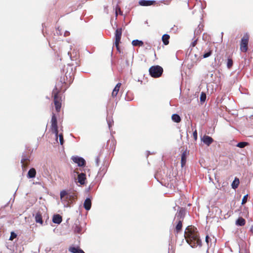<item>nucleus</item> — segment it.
I'll list each match as a JSON object with an SVG mask.
<instances>
[{
    "instance_id": "nucleus-7",
    "label": "nucleus",
    "mask_w": 253,
    "mask_h": 253,
    "mask_svg": "<svg viewBox=\"0 0 253 253\" xmlns=\"http://www.w3.org/2000/svg\"><path fill=\"white\" fill-rule=\"evenodd\" d=\"M73 161L78 164L79 167H84L86 164L85 160L79 156H73L71 158Z\"/></svg>"
},
{
    "instance_id": "nucleus-13",
    "label": "nucleus",
    "mask_w": 253,
    "mask_h": 253,
    "mask_svg": "<svg viewBox=\"0 0 253 253\" xmlns=\"http://www.w3.org/2000/svg\"><path fill=\"white\" fill-rule=\"evenodd\" d=\"M185 211L184 209L181 208L179 211L176 212L175 217H176L178 220L181 219L183 220L185 215Z\"/></svg>"
},
{
    "instance_id": "nucleus-16",
    "label": "nucleus",
    "mask_w": 253,
    "mask_h": 253,
    "mask_svg": "<svg viewBox=\"0 0 253 253\" xmlns=\"http://www.w3.org/2000/svg\"><path fill=\"white\" fill-rule=\"evenodd\" d=\"M62 221V216L58 214H54L52 217V222L54 223L59 224Z\"/></svg>"
},
{
    "instance_id": "nucleus-27",
    "label": "nucleus",
    "mask_w": 253,
    "mask_h": 253,
    "mask_svg": "<svg viewBox=\"0 0 253 253\" xmlns=\"http://www.w3.org/2000/svg\"><path fill=\"white\" fill-rule=\"evenodd\" d=\"M68 194V193L65 190H63L61 191L60 193V196L61 200H62L63 201H65L66 199H65V197L67 196Z\"/></svg>"
},
{
    "instance_id": "nucleus-37",
    "label": "nucleus",
    "mask_w": 253,
    "mask_h": 253,
    "mask_svg": "<svg viewBox=\"0 0 253 253\" xmlns=\"http://www.w3.org/2000/svg\"><path fill=\"white\" fill-rule=\"evenodd\" d=\"M248 197V194L245 195L243 197L242 200V205H244L246 203V202H247Z\"/></svg>"
},
{
    "instance_id": "nucleus-20",
    "label": "nucleus",
    "mask_w": 253,
    "mask_h": 253,
    "mask_svg": "<svg viewBox=\"0 0 253 253\" xmlns=\"http://www.w3.org/2000/svg\"><path fill=\"white\" fill-rule=\"evenodd\" d=\"M36 175V170L34 168H31L27 173V177L28 178H35Z\"/></svg>"
},
{
    "instance_id": "nucleus-55",
    "label": "nucleus",
    "mask_w": 253,
    "mask_h": 253,
    "mask_svg": "<svg viewBox=\"0 0 253 253\" xmlns=\"http://www.w3.org/2000/svg\"><path fill=\"white\" fill-rule=\"evenodd\" d=\"M37 253V252H35V253Z\"/></svg>"
},
{
    "instance_id": "nucleus-46",
    "label": "nucleus",
    "mask_w": 253,
    "mask_h": 253,
    "mask_svg": "<svg viewBox=\"0 0 253 253\" xmlns=\"http://www.w3.org/2000/svg\"><path fill=\"white\" fill-rule=\"evenodd\" d=\"M126 66H129V62H128V61L127 59H126Z\"/></svg>"
},
{
    "instance_id": "nucleus-15",
    "label": "nucleus",
    "mask_w": 253,
    "mask_h": 253,
    "mask_svg": "<svg viewBox=\"0 0 253 253\" xmlns=\"http://www.w3.org/2000/svg\"><path fill=\"white\" fill-rule=\"evenodd\" d=\"M35 221L37 223H39L41 224H42L43 220L42 218V215L41 212L39 211H38L35 215Z\"/></svg>"
},
{
    "instance_id": "nucleus-23",
    "label": "nucleus",
    "mask_w": 253,
    "mask_h": 253,
    "mask_svg": "<svg viewBox=\"0 0 253 253\" xmlns=\"http://www.w3.org/2000/svg\"><path fill=\"white\" fill-rule=\"evenodd\" d=\"M132 44L134 46H142L144 44V42L142 41L139 40H134L132 41L131 42Z\"/></svg>"
},
{
    "instance_id": "nucleus-31",
    "label": "nucleus",
    "mask_w": 253,
    "mask_h": 253,
    "mask_svg": "<svg viewBox=\"0 0 253 253\" xmlns=\"http://www.w3.org/2000/svg\"><path fill=\"white\" fill-rule=\"evenodd\" d=\"M248 144H249V143L248 142H239L237 144L236 146L238 147H239V148H243L245 147L246 146H247Z\"/></svg>"
},
{
    "instance_id": "nucleus-12",
    "label": "nucleus",
    "mask_w": 253,
    "mask_h": 253,
    "mask_svg": "<svg viewBox=\"0 0 253 253\" xmlns=\"http://www.w3.org/2000/svg\"><path fill=\"white\" fill-rule=\"evenodd\" d=\"M86 179V175L84 173H81L78 174V182L81 185H84L85 183V180Z\"/></svg>"
},
{
    "instance_id": "nucleus-36",
    "label": "nucleus",
    "mask_w": 253,
    "mask_h": 253,
    "mask_svg": "<svg viewBox=\"0 0 253 253\" xmlns=\"http://www.w3.org/2000/svg\"><path fill=\"white\" fill-rule=\"evenodd\" d=\"M17 237V234L14 232H11L10 233V236L9 237V240L12 241L14 239L16 238Z\"/></svg>"
},
{
    "instance_id": "nucleus-6",
    "label": "nucleus",
    "mask_w": 253,
    "mask_h": 253,
    "mask_svg": "<svg viewBox=\"0 0 253 253\" xmlns=\"http://www.w3.org/2000/svg\"><path fill=\"white\" fill-rule=\"evenodd\" d=\"M30 156L27 154V152H24L22 155V159L21 160V163L22 164V167L23 170H25L26 167L29 165L30 162Z\"/></svg>"
},
{
    "instance_id": "nucleus-41",
    "label": "nucleus",
    "mask_w": 253,
    "mask_h": 253,
    "mask_svg": "<svg viewBox=\"0 0 253 253\" xmlns=\"http://www.w3.org/2000/svg\"><path fill=\"white\" fill-rule=\"evenodd\" d=\"M100 160L99 156H97L95 158V164L97 167L99 166V163Z\"/></svg>"
},
{
    "instance_id": "nucleus-52",
    "label": "nucleus",
    "mask_w": 253,
    "mask_h": 253,
    "mask_svg": "<svg viewBox=\"0 0 253 253\" xmlns=\"http://www.w3.org/2000/svg\"><path fill=\"white\" fill-rule=\"evenodd\" d=\"M116 16H117V15H118L117 10V9H116Z\"/></svg>"
},
{
    "instance_id": "nucleus-50",
    "label": "nucleus",
    "mask_w": 253,
    "mask_h": 253,
    "mask_svg": "<svg viewBox=\"0 0 253 253\" xmlns=\"http://www.w3.org/2000/svg\"><path fill=\"white\" fill-rule=\"evenodd\" d=\"M67 73H68L67 72L65 73V76H66V78H67V77H68Z\"/></svg>"
},
{
    "instance_id": "nucleus-45",
    "label": "nucleus",
    "mask_w": 253,
    "mask_h": 253,
    "mask_svg": "<svg viewBox=\"0 0 253 253\" xmlns=\"http://www.w3.org/2000/svg\"><path fill=\"white\" fill-rule=\"evenodd\" d=\"M57 34L62 35L61 30H60L59 27L57 29Z\"/></svg>"
},
{
    "instance_id": "nucleus-21",
    "label": "nucleus",
    "mask_w": 253,
    "mask_h": 253,
    "mask_svg": "<svg viewBox=\"0 0 253 253\" xmlns=\"http://www.w3.org/2000/svg\"><path fill=\"white\" fill-rule=\"evenodd\" d=\"M121 85V83H118L116 85V86L114 87V88L112 91V96L113 97H116L117 96V95L119 91Z\"/></svg>"
},
{
    "instance_id": "nucleus-24",
    "label": "nucleus",
    "mask_w": 253,
    "mask_h": 253,
    "mask_svg": "<svg viewBox=\"0 0 253 253\" xmlns=\"http://www.w3.org/2000/svg\"><path fill=\"white\" fill-rule=\"evenodd\" d=\"M203 26L202 25H199L198 27L195 29L194 31V37H196L198 35H200L203 31Z\"/></svg>"
},
{
    "instance_id": "nucleus-49",
    "label": "nucleus",
    "mask_w": 253,
    "mask_h": 253,
    "mask_svg": "<svg viewBox=\"0 0 253 253\" xmlns=\"http://www.w3.org/2000/svg\"><path fill=\"white\" fill-rule=\"evenodd\" d=\"M151 48V46L150 45H148L147 47H146V48Z\"/></svg>"
},
{
    "instance_id": "nucleus-5",
    "label": "nucleus",
    "mask_w": 253,
    "mask_h": 253,
    "mask_svg": "<svg viewBox=\"0 0 253 253\" xmlns=\"http://www.w3.org/2000/svg\"><path fill=\"white\" fill-rule=\"evenodd\" d=\"M249 42V36L246 34L241 39L240 43V50L243 52H246L248 50Z\"/></svg>"
},
{
    "instance_id": "nucleus-8",
    "label": "nucleus",
    "mask_w": 253,
    "mask_h": 253,
    "mask_svg": "<svg viewBox=\"0 0 253 253\" xmlns=\"http://www.w3.org/2000/svg\"><path fill=\"white\" fill-rule=\"evenodd\" d=\"M122 34V28H120L116 29L115 31V44H119L121 42Z\"/></svg>"
},
{
    "instance_id": "nucleus-17",
    "label": "nucleus",
    "mask_w": 253,
    "mask_h": 253,
    "mask_svg": "<svg viewBox=\"0 0 253 253\" xmlns=\"http://www.w3.org/2000/svg\"><path fill=\"white\" fill-rule=\"evenodd\" d=\"M188 152L186 150L184 151L181 155V167H183L186 163V156Z\"/></svg>"
},
{
    "instance_id": "nucleus-25",
    "label": "nucleus",
    "mask_w": 253,
    "mask_h": 253,
    "mask_svg": "<svg viewBox=\"0 0 253 253\" xmlns=\"http://www.w3.org/2000/svg\"><path fill=\"white\" fill-rule=\"evenodd\" d=\"M169 36L168 34H164L162 38L163 43L165 45H168L169 43Z\"/></svg>"
},
{
    "instance_id": "nucleus-54",
    "label": "nucleus",
    "mask_w": 253,
    "mask_h": 253,
    "mask_svg": "<svg viewBox=\"0 0 253 253\" xmlns=\"http://www.w3.org/2000/svg\"><path fill=\"white\" fill-rule=\"evenodd\" d=\"M197 60H198V59H196V61H195V62H197ZM193 62H194V61Z\"/></svg>"
},
{
    "instance_id": "nucleus-34",
    "label": "nucleus",
    "mask_w": 253,
    "mask_h": 253,
    "mask_svg": "<svg viewBox=\"0 0 253 253\" xmlns=\"http://www.w3.org/2000/svg\"><path fill=\"white\" fill-rule=\"evenodd\" d=\"M207 96L205 93L202 92L200 95V101L201 103H204L206 100Z\"/></svg>"
},
{
    "instance_id": "nucleus-30",
    "label": "nucleus",
    "mask_w": 253,
    "mask_h": 253,
    "mask_svg": "<svg viewBox=\"0 0 253 253\" xmlns=\"http://www.w3.org/2000/svg\"><path fill=\"white\" fill-rule=\"evenodd\" d=\"M74 232L77 233L81 234L82 233V228L79 225L75 224Z\"/></svg>"
},
{
    "instance_id": "nucleus-19",
    "label": "nucleus",
    "mask_w": 253,
    "mask_h": 253,
    "mask_svg": "<svg viewBox=\"0 0 253 253\" xmlns=\"http://www.w3.org/2000/svg\"><path fill=\"white\" fill-rule=\"evenodd\" d=\"M77 197L76 194L75 193L68 194L67 196L65 197L66 201H70L71 202H73L75 200L76 197Z\"/></svg>"
},
{
    "instance_id": "nucleus-53",
    "label": "nucleus",
    "mask_w": 253,
    "mask_h": 253,
    "mask_svg": "<svg viewBox=\"0 0 253 253\" xmlns=\"http://www.w3.org/2000/svg\"><path fill=\"white\" fill-rule=\"evenodd\" d=\"M118 9H119V11H120V12H121V11L120 8H118Z\"/></svg>"
},
{
    "instance_id": "nucleus-10",
    "label": "nucleus",
    "mask_w": 253,
    "mask_h": 253,
    "mask_svg": "<svg viewBox=\"0 0 253 253\" xmlns=\"http://www.w3.org/2000/svg\"><path fill=\"white\" fill-rule=\"evenodd\" d=\"M155 0H140L139 1V4L141 6H147L153 5L155 3Z\"/></svg>"
},
{
    "instance_id": "nucleus-26",
    "label": "nucleus",
    "mask_w": 253,
    "mask_h": 253,
    "mask_svg": "<svg viewBox=\"0 0 253 253\" xmlns=\"http://www.w3.org/2000/svg\"><path fill=\"white\" fill-rule=\"evenodd\" d=\"M239 183L240 181L239 178L235 177L231 184L232 188L234 189H236L238 187Z\"/></svg>"
},
{
    "instance_id": "nucleus-35",
    "label": "nucleus",
    "mask_w": 253,
    "mask_h": 253,
    "mask_svg": "<svg viewBox=\"0 0 253 253\" xmlns=\"http://www.w3.org/2000/svg\"><path fill=\"white\" fill-rule=\"evenodd\" d=\"M233 66V60L231 58H228L227 61V67L230 69Z\"/></svg>"
},
{
    "instance_id": "nucleus-3",
    "label": "nucleus",
    "mask_w": 253,
    "mask_h": 253,
    "mask_svg": "<svg viewBox=\"0 0 253 253\" xmlns=\"http://www.w3.org/2000/svg\"><path fill=\"white\" fill-rule=\"evenodd\" d=\"M150 75L155 78L161 77L163 73V69L159 65L152 66L149 70Z\"/></svg>"
},
{
    "instance_id": "nucleus-40",
    "label": "nucleus",
    "mask_w": 253,
    "mask_h": 253,
    "mask_svg": "<svg viewBox=\"0 0 253 253\" xmlns=\"http://www.w3.org/2000/svg\"><path fill=\"white\" fill-rule=\"evenodd\" d=\"M193 137H194V139L196 140L197 139V138H198V134H197V130H195L193 133Z\"/></svg>"
},
{
    "instance_id": "nucleus-28",
    "label": "nucleus",
    "mask_w": 253,
    "mask_h": 253,
    "mask_svg": "<svg viewBox=\"0 0 253 253\" xmlns=\"http://www.w3.org/2000/svg\"><path fill=\"white\" fill-rule=\"evenodd\" d=\"M182 220L181 219L178 220V222L175 227V230H176V232L177 233H179L181 231V230L182 229Z\"/></svg>"
},
{
    "instance_id": "nucleus-4",
    "label": "nucleus",
    "mask_w": 253,
    "mask_h": 253,
    "mask_svg": "<svg viewBox=\"0 0 253 253\" xmlns=\"http://www.w3.org/2000/svg\"><path fill=\"white\" fill-rule=\"evenodd\" d=\"M52 93L54 94V103L56 110L57 111H59L61 107V103L59 101L60 99L56 87L53 89Z\"/></svg>"
},
{
    "instance_id": "nucleus-32",
    "label": "nucleus",
    "mask_w": 253,
    "mask_h": 253,
    "mask_svg": "<svg viewBox=\"0 0 253 253\" xmlns=\"http://www.w3.org/2000/svg\"><path fill=\"white\" fill-rule=\"evenodd\" d=\"M107 122L109 129H111V127L113 124L114 121L112 118H107Z\"/></svg>"
},
{
    "instance_id": "nucleus-51",
    "label": "nucleus",
    "mask_w": 253,
    "mask_h": 253,
    "mask_svg": "<svg viewBox=\"0 0 253 253\" xmlns=\"http://www.w3.org/2000/svg\"><path fill=\"white\" fill-rule=\"evenodd\" d=\"M92 186H91V184H90L88 188H90V189H92Z\"/></svg>"
},
{
    "instance_id": "nucleus-44",
    "label": "nucleus",
    "mask_w": 253,
    "mask_h": 253,
    "mask_svg": "<svg viewBox=\"0 0 253 253\" xmlns=\"http://www.w3.org/2000/svg\"><path fill=\"white\" fill-rule=\"evenodd\" d=\"M70 35V32L68 31H66L64 32V37H67Z\"/></svg>"
},
{
    "instance_id": "nucleus-39",
    "label": "nucleus",
    "mask_w": 253,
    "mask_h": 253,
    "mask_svg": "<svg viewBox=\"0 0 253 253\" xmlns=\"http://www.w3.org/2000/svg\"><path fill=\"white\" fill-rule=\"evenodd\" d=\"M197 41H198V38L195 39L191 43V45H190V46L189 48L191 47H194L196 44H197ZM190 48L188 49V50H189Z\"/></svg>"
},
{
    "instance_id": "nucleus-9",
    "label": "nucleus",
    "mask_w": 253,
    "mask_h": 253,
    "mask_svg": "<svg viewBox=\"0 0 253 253\" xmlns=\"http://www.w3.org/2000/svg\"><path fill=\"white\" fill-rule=\"evenodd\" d=\"M202 141L207 146H210L213 142V138L207 135H204L202 137H201Z\"/></svg>"
},
{
    "instance_id": "nucleus-42",
    "label": "nucleus",
    "mask_w": 253,
    "mask_h": 253,
    "mask_svg": "<svg viewBox=\"0 0 253 253\" xmlns=\"http://www.w3.org/2000/svg\"><path fill=\"white\" fill-rule=\"evenodd\" d=\"M192 48L191 49L190 52H189V56H190L191 57H192V56L193 55H194V56L195 57V58H197V55L196 54H193V53H192Z\"/></svg>"
},
{
    "instance_id": "nucleus-18",
    "label": "nucleus",
    "mask_w": 253,
    "mask_h": 253,
    "mask_svg": "<svg viewBox=\"0 0 253 253\" xmlns=\"http://www.w3.org/2000/svg\"><path fill=\"white\" fill-rule=\"evenodd\" d=\"M69 251L72 253H85L83 250L78 247H71Z\"/></svg>"
},
{
    "instance_id": "nucleus-11",
    "label": "nucleus",
    "mask_w": 253,
    "mask_h": 253,
    "mask_svg": "<svg viewBox=\"0 0 253 253\" xmlns=\"http://www.w3.org/2000/svg\"><path fill=\"white\" fill-rule=\"evenodd\" d=\"M91 199L90 198H87L84 201V208L86 211H89L90 210L91 207Z\"/></svg>"
},
{
    "instance_id": "nucleus-14",
    "label": "nucleus",
    "mask_w": 253,
    "mask_h": 253,
    "mask_svg": "<svg viewBox=\"0 0 253 253\" xmlns=\"http://www.w3.org/2000/svg\"><path fill=\"white\" fill-rule=\"evenodd\" d=\"M107 170V166H102L99 169V171L97 173V177H102L105 174Z\"/></svg>"
},
{
    "instance_id": "nucleus-48",
    "label": "nucleus",
    "mask_w": 253,
    "mask_h": 253,
    "mask_svg": "<svg viewBox=\"0 0 253 253\" xmlns=\"http://www.w3.org/2000/svg\"><path fill=\"white\" fill-rule=\"evenodd\" d=\"M90 188H88L87 189H86V191L87 192H89L90 190Z\"/></svg>"
},
{
    "instance_id": "nucleus-38",
    "label": "nucleus",
    "mask_w": 253,
    "mask_h": 253,
    "mask_svg": "<svg viewBox=\"0 0 253 253\" xmlns=\"http://www.w3.org/2000/svg\"><path fill=\"white\" fill-rule=\"evenodd\" d=\"M211 240V239L210 238V237L208 235H207L206 237L205 241L207 244L208 249L209 248V246H210L209 243Z\"/></svg>"
},
{
    "instance_id": "nucleus-47",
    "label": "nucleus",
    "mask_w": 253,
    "mask_h": 253,
    "mask_svg": "<svg viewBox=\"0 0 253 253\" xmlns=\"http://www.w3.org/2000/svg\"><path fill=\"white\" fill-rule=\"evenodd\" d=\"M250 231L253 234V226H252L251 227Z\"/></svg>"
},
{
    "instance_id": "nucleus-43",
    "label": "nucleus",
    "mask_w": 253,
    "mask_h": 253,
    "mask_svg": "<svg viewBox=\"0 0 253 253\" xmlns=\"http://www.w3.org/2000/svg\"><path fill=\"white\" fill-rule=\"evenodd\" d=\"M115 46H116V48H117V50H118L120 53H121V50H120V49L119 44H115Z\"/></svg>"
},
{
    "instance_id": "nucleus-1",
    "label": "nucleus",
    "mask_w": 253,
    "mask_h": 253,
    "mask_svg": "<svg viewBox=\"0 0 253 253\" xmlns=\"http://www.w3.org/2000/svg\"><path fill=\"white\" fill-rule=\"evenodd\" d=\"M184 237L187 243L192 248L202 246V242L200 239L199 234L195 227L188 226L184 232Z\"/></svg>"
},
{
    "instance_id": "nucleus-33",
    "label": "nucleus",
    "mask_w": 253,
    "mask_h": 253,
    "mask_svg": "<svg viewBox=\"0 0 253 253\" xmlns=\"http://www.w3.org/2000/svg\"><path fill=\"white\" fill-rule=\"evenodd\" d=\"M212 52L211 49H209L208 51H205L203 55V58H206L209 57L211 55Z\"/></svg>"
},
{
    "instance_id": "nucleus-2",
    "label": "nucleus",
    "mask_w": 253,
    "mask_h": 253,
    "mask_svg": "<svg viewBox=\"0 0 253 253\" xmlns=\"http://www.w3.org/2000/svg\"><path fill=\"white\" fill-rule=\"evenodd\" d=\"M51 122L52 132L55 134L56 140H57L58 136H59L60 144L63 145L64 143L63 135L62 133L58 135L57 118L55 115L53 113L51 117Z\"/></svg>"
},
{
    "instance_id": "nucleus-29",
    "label": "nucleus",
    "mask_w": 253,
    "mask_h": 253,
    "mask_svg": "<svg viewBox=\"0 0 253 253\" xmlns=\"http://www.w3.org/2000/svg\"><path fill=\"white\" fill-rule=\"evenodd\" d=\"M171 119L175 123H179L181 121L180 117L177 114H174L171 116Z\"/></svg>"
},
{
    "instance_id": "nucleus-22",
    "label": "nucleus",
    "mask_w": 253,
    "mask_h": 253,
    "mask_svg": "<svg viewBox=\"0 0 253 253\" xmlns=\"http://www.w3.org/2000/svg\"><path fill=\"white\" fill-rule=\"evenodd\" d=\"M236 225L239 226H243L246 223V220L243 217H239L236 221Z\"/></svg>"
}]
</instances>
